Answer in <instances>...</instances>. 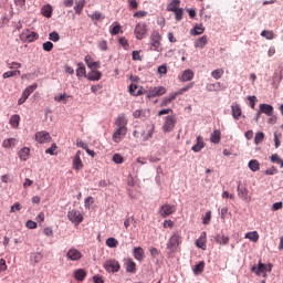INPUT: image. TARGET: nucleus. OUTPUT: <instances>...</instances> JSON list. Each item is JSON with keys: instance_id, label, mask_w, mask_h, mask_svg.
<instances>
[{"instance_id": "obj_14", "label": "nucleus", "mask_w": 283, "mask_h": 283, "mask_svg": "<svg viewBox=\"0 0 283 283\" xmlns=\"http://www.w3.org/2000/svg\"><path fill=\"white\" fill-rule=\"evenodd\" d=\"M207 92H224L227 90V86L220 82L210 83L206 86Z\"/></svg>"}, {"instance_id": "obj_50", "label": "nucleus", "mask_w": 283, "mask_h": 283, "mask_svg": "<svg viewBox=\"0 0 283 283\" xmlns=\"http://www.w3.org/2000/svg\"><path fill=\"white\" fill-rule=\"evenodd\" d=\"M118 42H119V45L124 48V50H129V41L126 40V38H119Z\"/></svg>"}, {"instance_id": "obj_20", "label": "nucleus", "mask_w": 283, "mask_h": 283, "mask_svg": "<svg viewBox=\"0 0 283 283\" xmlns=\"http://www.w3.org/2000/svg\"><path fill=\"white\" fill-rule=\"evenodd\" d=\"M133 255L137 262H143L145 260V250L140 247L134 248Z\"/></svg>"}, {"instance_id": "obj_9", "label": "nucleus", "mask_w": 283, "mask_h": 283, "mask_svg": "<svg viewBox=\"0 0 283 283\" xmlns=\"http://www.w3.org/2000/svg\"><path fill=\"white\" fill-rule=\"evenodd\" d=\"M35 140L36 143L40 144H45V143H51L52 142V136H50V133L42 130V132H38L35 133Z\"/></svg>"}, {"instance_id": "obj_2", "label": "nucleus", "mask_w": 283, "mask_h": 283, "mask_svg": "<svg viewBox=\"0 0 283 283\" xmlns=\"http://www.w3.org/2000/svg\"><path fill=\"white\" fill-rule=\"evenodd\" d=\"M160 41H163L160 33L158 31H153L150 34V50L160 52Z\"/></svg>"}, {"instance_id": "obj_33", "label": "nucleus", "mask_w": 283, "mask_h": 283, "mask_svg": "<svg viewBox=\"0 0 283 283\" xmlns=\"http://www.w3.org/2000/svg\"><path fill=\"white\" fill-rule=\"evenodd\" d=\"M18 155L20 160H28V158L30 157V148L23 147Z\"/></svg>"}, {"instance_id": "obj_59", "label": "nucleus", "mask_w": 283, "mask_h": 283, "mask_svg": "<svg viewBox=\"0 0 283 283\" xmlns=\"http://www.w3.org/2000/svg\"><path fill=\"white\" fill-rule=\"evenodd\" d=\"M275 174H277V168L275 166L265 170V176H275Z\"/></svg>"}, {"instance_id": "obj_25", "label": "nucleus", "mask_w": 283, "mask_h": 283, "mask_svg": "<svg viewBox=\"0 0 283 283\" xmlns=\"http://www.w3.org/2000/svg\"><path fill=\"white\" fill-rule=\"evenodd\" d=\"M259 109L266 116H273V106L269 104H260Z\"/></svg>"}, {"instance_id": "obj_47", "label": "nucleus", "mask_w": 283, "mask_h": 283, "mask_svg": "<svg viewBox=\"0 0 283 283\" xmlns=\"http://www.w3.org/2000/svg\"><path fill=\"white\" fill-rule=\"evenodd\" d=\"M14 143H17V139L14 138L4 139L2 146L8 149L10 147H14Z\"/></svg>"}, {"instance_id": "obj_61", "label": "nucleus", "mask_w": 283, "mask_h": 283, "mask_svg": "<svg viewBox=\"0 0 283 283\" xmlns=\"http://www.w3.org/2000/svg\"><path fill=\"white\" fill-rule=\"evenodd\" d=\"M128 6L130 10H138V1L137 0H128Z\"/></svg>"}, {"instance_id": "obj_11", "label": "nucleus", "mask_w": 283, "mask_h": 283, "mask_svg": "<svg viewBox=\"0 0 283 283\" xmlns=\"http://www.w3.org/2000/svg\"><path fill=\"white\" fill-rule=\"evenodd\" d=\"M166 92L167 88H165V86L149 88L147 92V98H156V96H163V94H166Z\"/></svg>"}, {"instance_id": "obj_1", "label": "nucleus", "mask_w": 283, "mask_h": 283, "mask_svg": "<svg viewBox=\"0 0 283 283\" xmlns=\"http://www.w3.org/2000/svg\"><path fill=\"white\" fill-rule=\"evenodd\" d=\"M181 237L178 232H175L167 242V249L169 253H176L178 251V247H180Z\"/></svg>"}, {"instance_id": "obj_15", "label": "nucleus", "mask_w": 283, "mask_h": 283, "mask_svg": "<svg viewBox=\"0 0 283 283\" xmlns=\"http://www.w3.org/2000/svg\"><path fill=\"white\" fill-rule=\"evenodd\" d=\"M83 153L81 150H77L74 158H73V169H75V171H81V169H83V160H81V155Z\"/></svg>"}, {"instance_id": "obj_60", "label": "nucleus", "mask_w": 283, "mask_h": 283, "mask_svg": "<svg viewBox=\"0 0 283 283\" xmlns=\"http://www.w3.org/2000/svg\"><path fill=\"white\" fill-rule=\"evenodd\" d=\"M98 48L102 50V52H107V41L102 40L98 42Z\"/></svg>"}, {"instance_id": "obj_36", "label": "nucleus", "mask_w": 283, "mask_h": 283, "mask_svg": "<svg viewBox=\"0 0 283 283\" xmlns=\"http://www.w3.org/2000/svg\"><path fill=\"white\" fill-rule=\"evenodd\" d=\"M248 167L251 171H260V161H258V159H252L249 161Z\"/></svg>"}, {"instance_id": "obj_40", "label": "nucleus", "mask_w": 283, "mask_h": 283, "mask_svg": "<svg viewBox=\"0 0 283 283\" xmlns=\"http://www.w3.org/2000/svg\"><path fill=\"white\" fill-rule=\"evenodd\" d=\"M211 76L212 78H214L216 81H219V78L221 76H224V70L223 69H217L214 71L211 72Z\"/></svg>"}, {"instance_id": "obj_63", "label": "nucleus", "mask_w": 283, "mask_h": 283, "mask_svg": "<svg viewBox=\"0 0 283 283\" xmlns=\"http://www.w3.org/2000/svg\"><path fill=\"white\" fill-rule=\"evenodd\" d=\"M149 251H150L151 258H158L160 255V252L154 247L149 248Z\"/></svg>"}, {"instance_id": "obj_64", "label": "nucleus", "mask_w": 283, "mask_h": 283, "mask_svg": "<svg viewBox=\"0 0 283 283\" xmlns=\"http://www.w3.org/2000/svg\"><path fill=\"white\" fill-rule=\"evenodd\" d=\"M27 229H36L38 224L36 222L32 221V220H28L25 223Z\"/></svg>"}, {"instance_id": "obj_38", "label": "nucleus", "mask_w": 283, "mask_h": 283, "mask_svg": "<svg viewBox=\"0 0 283 283\" xmlns=\"http://www.w3.org/2000/svg\"><path fill=\"white\" fill-rule=\"evenodd\" d=\"M193 273L195 275H200L205 271V261L199 262L197 265L193 268Z\"/></svg>"}, {"instance_id": "obj_32", "label": "nucleus", "mask_w": 283, "mask_h": 283, "mask_svg": "<svg viewBox=\"0 0 283 283\" xmlns=\"http://www.w3.org/2000/svg\"><path fill=\"white\" fill-rule=\"evenodd\" d=\"M207 41H208L207 35H202L195 42V48H199L200 50H202V48L207 45Z\"/></svg>"}, {"instance_id": "obj_34", "label": "nucleus", "mask_w": 283, "mask_h": 283, "mask_svg": "<svg viewBox=\"0 0 283 283\" xmlns=\"http://www.w3.org/2000/svg\"><path fill=\"white\" fill-rule=\"evenodd\" d=\"M245 239L250 240L251 242H258V240H260V234L258 231L248 232L245 234Z\"/></svg>"}, {"instance_id": "obj_4", "label": "nucleus", "mask_w": 283, "mask_h": 283, "mask_svg": "<svg viewBox=\"0 0 283 283\" xmlns=\"http://www.w3.org/2000/svg\"><path fill=\"white\" fill-rule=\"evenodd\" d=\"M252 271H254L256 275L263 274V277H266V272L271 273V271H273V264H264L262 262H259L258 268L253 266Z\"/></svg>"}, {"instance_id": "obj_5", "label": "nucleus", "mask_w": 283, "mask_h": 283, "mask_svg": "<svg viewBox=\"0 0 283 283\" xmlns=\"http://www.w3.org/2000/svg\"><path fill=\"white\" fill-rule=\"evenodd\" d=\"M104 269L108 273H118V271H120V263H118V261L115 259H109L105 261Z\"/></svg>"}, {"instance_id": "obj_55", "label": "nucleus", "mask_w": 283, "mask_h": 283, "mask_svg": "<svg viewBox=\"0 0 283 283\" xmlns=\"http://www.w3.org/2000/svg\"><path fill=\"white\" fill-rule=\"evenodd\" d=\"M76 76H78L80 78L81 76L87 77L85 66H78V69L76 70Z\"/></svg>"}, {"instance_id": "obj_24", "label": "nucleus", "mask_w": 283, "mask_h": 283, "mask_svg": "<svg viewBox=\"0 0 283 283\" xmlns=\"http://www.w3.org/2000/svg\"><path fill=\"white\" fill-rule=\"evenodd\" d=\"M85 63L90 70H98L101 67V63L95 62L90 55L85 56Z\"/></svg>"}, {"instance_id": "obj_19", "label": "nucleus", "mask_w": 283, "mask_h": 283, "mask_svg": "<svg viewBox=\"0 0 283 283\" xmlns=\"http://www.w3.org/2000/svg\"><path fill=\"white\" fill-rule=\"evenodd\" d=\"M196 245L198 249H202V251H207V232H202L200 238L196 241Z\"/></svg>"}, {"instance_id": "obj_57", "label": "nucleus", "mask_w": 283, "mask_h": 283, "mask_svg": "<svg viewBox=\"0 0 283 283\" xmlns=\"http://www.w3.org/2000/svg\"><path fill=\"white\" fill-rule=\"evenodd\" d=\"M28 98H30V95L23 91L22 96L18 101V105H23V103H25Z\"/></svg>"}, {"instance_id": "obj_16", "label": "nucleus", "mask_w": 283, "mask_h": 283, "mask_svg": "<svg viewBox=\"0 0 283 283\" xmlns=\"http://www.w3.org/2000/svg\"><path fill=\"white\" fill-rule=\"evenodd\" d=\"M125 136H127V128H117L113 134V140L118 144Z\"/></svg>"}, {"instance_id": "obj_54", "label": "nucleus", "mask_w": 283, "mask_h": 283, "mask_svg": "<svg viewBox=\"0 0 283 283\" xmlns=\"http://www.w3.org/2000/svg\"><path fill=\"white\" fill-rule=\"evenodd\" d=\"M36 87H39L38 84H32V85L28 86L23 92L30 96V94L34 93V90H36Z\"/></svg>"}, {"instance_id": "obj_52", "label": "nucleus", "mask_w": 283, "mask_h": 283, "mask_svg": "<svg viewBox=\"0 0 283 283\" xmlns=\"http://www.w3.org/2000/svg\"><path fill=\"white\" fill-rule=\"evenodd\" d=\"M54 49V44L50 41L43 43V50L44 52H52Z\"/></svg>"}, {"instance_id": "obj_53", "label": "nucleus", "mask_w": 283, "mask_h": 283, "mask_svg": "<svg viewBox=\"0 0 283 283\" xmlns=\"http://www.w3.org/2000/svg\"><path fill=\"white\" fill-rule=\"evenodd\" d=\"M282 138V134L275 132L274 133V144H275V149H277L281 145L280 139Z\"/></svg>"}, {"instance_id": "obj_13", "label": "nucleus", "mask_w": 283, "mask_h": 283, "mask_svg": "<svg viewBox=\"0 0 283 283\" xmlns=\"http://www.w3.org/2000/svg\"><path fill=\"white\" fill-rule=\"evenodd\" d=\"M66 258H67V260H71V262H78V260H81V258H83V253H81V251L72 248L67 251Z\"/></svg>"}, {"instance_id": "obj_49", "label": "nucleus", "mask_w": 283, "mask_h": 283, "mask_svg": "<svg viewBox=\"0 0 283 283\" xmlns=\"http://www.w3.org/2000/svg\"><path fill=\"white\" fill-rule=\"evenodd\" d=\"M172 101H176V95H174V93L163 101L161 107H167V105L171 104Z\"/></svg>"}, {"instance_id": "obj_37", "label": "nucleus", "mask_w": 283, "mask_h": 283, "mask_svg": "<svg viewBox=\"0 0 283 283\" xmlns=\"http://www.w3.org/2000/svg\"><path fill=\"white\" fill-rule=\"evenodd\" d=\"M19 123H21V116L19 115H12L10 117V125L11 127H13L14 129H17V127H19Z\"/></svg>"}, {"instance_id": "obj_17", "label": "nucleus", "mask_w": 283, "mask_h": 283, "mask_svg": "<svg viewBox=\"0 0 283 283\" xmlns=\"http://www.w3.org/2000/svg\"><path fill=\"white\" fill-rule=\"evenodd\" d=\"M128 92H129L130 96H143V94H145V92H143V86H138L134 83H132L128 86Z\"/></svg>"}, {"instance_id": "obj_6", "label": "nucleus", "mask_w": 283, "mask_h": 283, "mask_svg": "<svg viewBox=\"0 0 283 283\" xmlns=\"http://www.w3.org/2000/svg\"><path fill=\"white\" fill-rule=\"evenodd\" d=\"M67 218L73 224H81V222H83V214H81V211L78 210H70L67 212Z\"/></svg>"}, {"instance_id": "obj_41", "label": "nucleus", "mask_w": 283, "mask_h": 283, "mask_svg": "<svg viewBox=\"0 0 283 283\" xmlns=\"http://www.w3.org/2000/svg\"><path fill=\"white\" fill-rule=\"evenodd\" d=\"M271 163H274L275 165H280L281 169H283V159L279 157L277 154H274L270 157Z\"/></svg>"}, {"instance_id": "obj_10", "label": "nucleus", "mask_w": 283, "mask_h": 283, "mask_svg": "<svg viewBox=\"0 0 283 283\" xmlns=\"http://www.w3.org/2000/svg\"><path fill=\"white\" fill-rule=\"evenodd\" d=\"M21 41H28L29 43H33V41H36L39 39V33L36 32H30V30H25L20 35Z\"/></svg>"}, {"instance_id": "obj_39", "label": "nucleus", "mask_w": 283, "mask_h": 283, "mask_svg": "<svg viewBox=\"0 0 283 283\" xmlns=\"http://www.w3.org/2000/svg\"><path fill=\"white\" fill-rule=\"evenodd\" d=\"M12 76H21V71L15 70V71L4 72L2 75V78H12Z\"/></svg>"}, {"instance_id": "obj_42", "label": "nucleus", "mask_w": 283, "mask_h": 283, "mask_svg": "<svg viewBox=\"0 0 283 283\" xmlns=\"http://www.w3.org/2000/svg\"><path fill=\"white\" fill-rule=\"evenodd\" d=\"M113 163H115V165H123V163H125V157H123V155L116 153L113 155Z\"/></svg>"}, {"instance_id": "obj_29", "label": "nucleus", "mask_w": 283, "mask_h": 283, "mask_svg": "<svg viewBox=\"0 0 283 283\" xmlns=\"http://www.w3.org/2000/svg\"><path fill=\"white\" fill-rule=\"evenodd\" d=\"M203 33H205V27L202 24L195 25L193 29H191V31H190V34L192 36H198Z\"/></svg>"}, {"instance_id": "obj_45", "label": "nucleus", "mask_w": 283, "mask_h": 283, "mask_svg": "<svg viewBox=\"0 0 283 283\" xmlns=\"http://www.w3.org/2000/svg\"><path fill=\"white\" fill-rule=\"evenodd\" d=\"M261 36H264V39H268V41H271L275 39V33H273V31L264 30L261 32Z\"/></svg>"}, {"instance_id": "obj_48", "label": "nucleus", "mask_w": 283, "mask_h": 283, "mask_svg": "<svg viewBox=\"0 0 283 283\" xmlns=\"http://www.w3.org/2000/svg\"><path fill=\"white\" fill-rule=\"evenodd\" d=\"M42 14L43 17H46V19H50V17H52V7L51 6H46L42 9Z\"/></svg>"}, {"instance_id": "obj_22", "label": "nucleus", "mask_w": 283, "mask_h": 283, "mask_svg": "<svg viewBox=\"0 0 283 283\" xmlns=\"http://www.w3.org/2000/svg\"><path fill=\"white\" fill-rule=\"evenodd\" d=\"M231 111H232V117L234 118V120H240L242 116V108L240 107V104H233L231 106Z\"/></svg>"}, {"instance_id": "obj_43", "label": "nucleus", "mask_w": 283, "mask_h": 283, "mask_svg": "<svg viewBox=\"0 0 283 283\" xmlns=\"http://www.w3.org/2000/svg\"><path fill=\"white\" fill-rule=\"evenodd\" d=\"M106 247L109 249H116V247H118V240H116V238H108L106 240Z\"/></svg>"}, {"instance_id": "obj_62", "label": "nucleus", "mask_w": 283, "mask_h": 283, "mask_svg": "<svg viewBox=\"0 0 283 283\" xmlns=\"http://www.w3.org/2000/svg\"><path fill=\"white\" fill-rule=\"evenodd\" d=\"M50 41H53L54 43H56V41H59V39H61V35H59V33L56 32H52L50 33Z\"/></svg>"}, {"instance_id": "obj_23", "label": "nucleus", "mask_w": 283, "mask_h": 283, "mask_svg": "<svg viewBox=\"0 0 283 283\" xmlns=\"http://www.w3.org/2000/svg\"><path fill=\"white\" fill-rule=\"evenodd\" d=\"M73 275L77 282H83V280L87 277V272L83 269H77L74 271Z\"/></svg>"}, {"instance_id": "obj_31", "label": "nucleus", "mask_w": 283, "mask_h": 283, "mask_svg": "<svg viewBox=\"0 0 283 283\" xmlns=\"http://www.w3.org/2000/svg\"><path fill=\"white\" fill-rule=\"evenodd\" d=\"M180 9V0H172L168 6V12H175L176 10Z\"/></svg>"}, {"instance_id": "obj_51", "label": "nucleus", "mask_w": 283, "mask_h": 283, "mask_svg": "<svg viewBox=\"0 0 283 283\" xmlns=\"http://www.w3.org/2000/svg\"><path fill=\"white\" fill-rule=\"evenodd\" d=\"M211 222V210H208L202 218V224H209Z\"/></svg>"}, {"instance_id": "obj_35", "label": "nucleus", "mask_w": 283, "mask_h": 283, "mask_svg": "<svg viewBox=\"0 0 283 283\" xmlns=\"http://www.w3.org/2000/svg\"><path fill=\"white\" fill-rule=\"evenodd\" d=\"M85 8V0H77L75 2L74 10L76 14H81L83 12V9Z\"/></svg>"}, {"instance_id": "obj_18", "label": "nucleus", "mask_w": 283, "mask_h": 283, "mask_svg": "<svg viewBox=\"0 0 283 283\" xmlns=\"http://www.w3.org/2000/svg\"><path fill=\"white\" fill-rule=\"evenodd\" d=\"M127 117L124 114L118 115V117L115 120L117 129H127Z\"/></svg>"}, {"instance_id": "obj_7", "label": "nucleus", "mask_w": 283, "mask_h": 283, "mask_svg": "<svg viewBox=\"0 0 283 283\" xmlns=\"http://www.w3.org/2000/svg\"><path fill=\"white\" fill-rule=\"evenodd\" d=\"M159 213L161 218H169V216L176 213V205L166 203L161 206Z\"/></svg>"}, {"instance_id": "obj_44", "label": "nucleus", "mask_w": 283, "mask_h": 283, "mask_svg": "<svg viewBox=\"0 0 283 283\" xmlns=\"http://www.w3.org/2000/svg\"><path fill=\"white\" fill-rule=\"evenodd\" d=\"M192 87H193V84H188L186 87H182V88H180L179 91H177L172 94L176 98L177 96H180V95L185 94V92H189V90H191Z\"/></svg>"}, {"instance_id": "obj_30", "label": "nucleus", "mask_w": 283, "mask_h": 283, "mask_svg": "<svg viewBox=\"0 0 283 283\" xmlns=\"http://www.w3.org/2000/svg\"><path fill=\"white\" fill-rule=\"evenodd\" d=\"M221 140V133L220 130L216 129L212 132L210 142L213 143L214 145H218Z\"/></svg>"}, {"instance_id": "obj_12", "label": "nucleus", "mask_w": 283, "mask_h": 283, "mask_svg": "<svg viewBox=\"0 0 283 283\" xmlns=\"http://www.w3.org/2000/svg\"><path fill=\"white\" fill-rule=\"evenodd\" d=\"M238 196L243 202H251V197L249 196V189L243 186H238Z\"/></svg>"}, {"instance_id": "obj_21", "label": "nucleus", "mask_w": 283, "mask_h": 283, "mask_svg": "<svg viewBox=\"0 0 283 283\" xmlns=\"http://www.w3.org/2000/svg\"><path fill=\"white\" fill-rule=\"evenodd\" d=\"M86 78L88 81H101V78H103V73H101V71H96L95 69H92V71L86 75Z\"/></svg>"}, {"instance_id": "obj_46", "label": "nucleus", "mask_w": 283, "mask_h": 283, "mask_svg": "<svg viewBox=\"0 0 283 283\" xmlns=\"http://www.w3.org/2000/svg\"><path fill=\"white\" fill-rule=\"evenodd\" d=\"M264 142V134L262 132H258L254 136V143L255 145H260Z\"/></svg>"}, {"instance_id": "obj_28", "label": "nucleus", "mask_w": 283, "mask_h": 283, "mask_svg": "<svg viewBox=\"0 0 283 283\" xmlns=\"http://www.w3.org/2000/svg\"><path fill=\"white\" fill-rule=\"evenodd\" d=\"M127 273H136V262L132 259H127L125 262Z\"/></svg>"}, {"instance_id": "obj_56", "label": "nucleus", "mask_w": 283, "mask_h": 283, "mask_svg": "<svg viewBox=\"0 0 283 283\" xmlns=\"http://www.w3.org/2000/svg\"><path fill=\"white\" fill-rule=\"evenodd\" d=\"M174 13H175L176 21H182V14H184L182 9L179 8L176 11H174Z\"/></svg>"}, {"instance_id": "obj_58", "label": "nucleus", "mask_w": 283, "mask_h": 283, "mask_svg": "<svg viewBox=\"0 0 283 283\" xmlns=\"http://www.w3.org/2000/svg\"><path fill=\"white\" fill-rule=\"evenodd\" d=\"M103 90V85H99V84H97V85H93L92 87H91V92L93 93V94H101V91Z\"/></svg>"}, {"instance_id": "obj_26", "label": "nucleus", "mask_w": 283, "mask_h": 283, "mask_svg": "<svg viewBox=\"0 0 283 283\" xmlns=\"http://www.w3.org/2000/svg\"><path fill=\"white\" fill-rule=\"evenodd\" d=\"M192 151L198 154V151L205 149V140L202 139V136H197V145L192 146Z\"/></svg>"}, {"instance_id": "obj_3", "label": "nucleus", "mask_w": 283, "mask_h": 283, "mask_svg": "<svg viewBox=\"0 0 283 283\" xmlns=\"http://www.w3.org/2000/svg\"><path fill=\"white\" fill-rule=\"evenodd\" d=\"M176 123H178V119H176V115L167 116L163 125V132H165V134H169V132H174V128L176 127Z\"/></svg>"}, {"instance_id": "obj_27", "label": "nucleus", "mask_w": 283, "mask_h": 283, "mask_svg": "<svg viewBox=\"0 0 283 283\" xmlns=\"http://www.w3.org/2000/svg\"><path fill=\"white\" fill-rule=\"evenodd\" d=\"M180 81H182V83H187L188 81L193 80V71L191 70H186L182 72L181 76H179Z\"/></svg>"}, {"instance_id": "obj_8", "label": "nucleus", "mask_w": 283, "mask_h": 283, "mask_svg": "<svg viewBox=\"0 0 283 283\" xmlns=\"http://www.w3.org/2000/svg\"><path fill=\"white\" fill-rule=\"evenodd\" d=\"M135 36L138 41H143L147 36V24H136Z\"/></svg>"}]
</instances>
